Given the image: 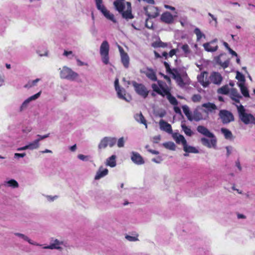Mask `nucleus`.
<instances>
[{
    "label": "nucleus",
    "instance_id": "obj_4",
    "mask_svg": "<svg viewBox=\"0 0 255 255\" xmlns=\"http://www.w3.org/2000/svg\"><path fill=\"white\" fill-rule=\"evenodd\" d=\"M97 8L100 10L104 16L108 19L111 20L114 23H117L114 15L111 13L103 4V0H95Z\"/></svg>",
    "mask_w": 255,
    "mask_h": 255
},
{
    "label": "nucleus",
    "instance_id": "obj_57",
    "mask_svg": "<svg viewBox=\"0 0 255 255\" xmlns=\"http://www.w3.org/2000/svg\"><path fill=\"white\" fill-rule=\"evenodd\" d=\"M126 238L127 240H128V241H130V242H135L138 240V239L137 237H134V236H129V235H127L126 236Z\"/></svg>",
    "mask_w": 255,
    "mask_h": 255
},
{
    "label": "nucleus",
    "instance_id": "obj_39",
    "mask_svg": "<svg viewBox=\"0 0 255 255\" xmlns=\"http://www.w3.org/2000/svg\"><path fill=\"white\" fill-rule=\"evenodd\" d=\"M108 146L106 137L103 138L98 144L99 150L106 148Z\"/></svg>",
    "mask_w": 255,
    "mask_h": 255
},
{
    "label": "nucleus",
    "instance_id": "obj_49",
    "mask_svg": "<svg viewBox=\"0 0 255 255\" xmlns=\"http://www.w3.org/2000/svg\"><path fill=\"white\" fill-rule=\"evenodd\" d=\"M125 140L124 137H120L117 141V145L118 147L122 148L125 146Z\"/></svg>",
    "mask_w": 255,
    "mask_h": 255
},
{
    "label": "nucleus",
    "instance_id": "obj_17",
    "mask_svg": "<svg viewBox=\"0 0 255 255\" xmlns=\"http://www.w3.org/2000/svg\"><path fill=\"white\" fill-rule=\"evenodd\" d=\"M159 125L161 130L170 134L173 133L171 126L168 123L163 120H161L159 122Z\"/></svg>",
    "mask_w": 255,
    "mask_h": 255
},
{
    "label": "nucleus",
    "instance_id": "obj_60",
    "mask_svg": "<svg viewBox=\"0 0 255 255\" xmlns=\"http://www.w3.org/2000/svg\"><path fill=\"white\" fill-rule=\"evenodd\" d=\"M161 136L160 135L155 136L152 137V142L154 143H157L160 140Z\"/></svg>",
    "mask_w": 255,
    "mask_h": 255
},
{
    "label": "nucleus",
    "instance_id": "obj_58",
    "mask_svg": "<svg viewBox=\"0 0 255 255\" xmlns=\"http://www.w3.org/2000/svg\"><path fill=\"white\" fill-rule=\"evenodd\" d=\"M63 55L67 57H69L70 58H72L73 57H74L73 52L71 51L65 50L63 53Z\"/></svg>",
    "mask_w": 255,
    "mask_h": 255
},
{
    "label": "nucleus",
    "instance_id": "obj_54",
    "mask_svg": "<svg viewBox=\"0 0 255 255\" xmlns=\"http://www.w3.org/2000/svg\"><path fill=\"white\" fill-rule=\"evenodd\" d=\"M78 158L82 160V161H88L90 158V156L88 155H85L83 154H79L78 155Z\"/></svg>",
    "mask_w": 255,
    "mask_h": 255
},
{
    "label": "nucleus",
    "instance_id": "obj_26",
    "mask_svg": "<svg viewBox=\"0 0 255 255\" xmlns=\"http://www.w3.org/2000/svg\"><path fill=\"white\" fill-rule=\"evenodd\" d=\"M151 80L153 81H157V77L155 72L150 68H147V69L142 72Z\"/></svg>",
    "mask_w": 255,
    "mask_h": 255
},
{
    "label": "nucleus",
    "instance_id": "obj_29",
    "mask_svg": "<svg viewBox=\"0 0 255 255\" xmlns=\"http://www.w3.org/2000/svg\"><path fill=\"white\" fill-rule=\"evenodd\" d=\"M221 133L224 135V137L228 140H232L234 138L232 132L228 129L226 128H222L221 129Z\"/></svg>",
    "mask_w": 255,
    "mask_h": 255
},
{
    "label": "nucleus",
    "instance_id": "obj_55",
    "mask_svg": "<svg viewBox=\"0 0 255 255\" xmlns=\"http://www.w3.org/2000/svg\"><path fill=\"white\" fill-rule=\"evenodd\" d=\"M45 197L47 201L49 202H53L58 198V196L57 195L53 196L50 195H46Z\"/></svg>",
    "mask_w": 255,
    "mask_h": 255
},
{
    "label": "nucleus",
    "instance_id": "obj_63",
    "mask_svg": "<svg viewBox=\"0 0 255 255\" xmlns=\"http://www.w3.org/2000/svg\"><path fill=\"white\" fill-rule=\"evenodd\" d=\"M26 155L25 153H15L14 154V157L15 158H19V157H24Z\"/></svg>",
    "mask_w": 255,
    "mask_h": 255
},
{
    "label": "nucleus",
    "instance_id": "obj_59",
    "mask_svg": "<svg viewBox=\"0 0 255 255\" xmlns=\"http://www.w3.org/2000/svg\"><path fill=\"white\" fill-rule=\"evenodd\" d=\"M49 133L45 134V135H40V134H37L36 135V136L38 137V138H37V140H38V141L40 142V141H41V140H43V139L49 137Z\"/></svg>",
    "mask_w": 255,
    "mask_h": 255
},
{
    "label": "nucleus",
    "instance_id": "obj_14",
    "mask_svg": "<svg viewBox=\"0 0 255 255\" xmlns=\"http://www.w3.org/2000/svg\"><path fill=\"white\" fill-rule=\"evenodd\" d=\"M118 48L120 53L122 62L124 67L127 68L129 66V56L128 54L125 52L124 50L121 46L119 45Z\"/></svg>",
    "mask_w": 255,
    "mask_h": 255
},
{
    "label": "nucleus",
    "instance_id": "obj_44",
    "mask_svg": "<svg viewBox=\"0 0 255 255\" xmlns=\"http://www.w3.org/2000/svg\"><path fill=\"white\" fill-rule=\"evenodd\" d=\"M152 46L154 48L157 47H166L167 46L168 44L167 43H164L162 42L160 40L156 41L153 42L152 44Z\"/></svg>",
    "mask_w": 255,
    "mask_h": 255
},
{
    "label": "nucleus",
    "instance_id": "obj_34",
    "mask_svg": "<svg viewBox=\"0 0 255 255\" xmlns=\"http://www.w3.org/2000/svg\"><path fill=\"white\" fill-rule=\"evenodd\" d=\"M238 86L240 87L241 91L243 96L245 97H249L250 95L249 93V91L247 88L246 86H245L244 83H240L238 84Z\"/></svg>",
    "mask_w": 255,
    "mask_h": 255
},
{
    "label": "nucleus",
    "instance_id": "obj_27",
    "mask_svg": "<svg viewBox=\"0 0 255 255\" xmlns=\"http://www.w3.org/2000/svg\"><path fill=\"white\" fill-rule=\"evenodd\" d=\"M116 91L117 92L118 97L122 100H124L127 102H129V99H127L126 97V91L124 88H120V87H116Z\"/></svg>",
    "mask_w": 255,
    "mask_h": 255
},
{
    "label": "nucleus",
    "instance_id": "obj_62",
    "mask_svg": "<svg viewBox=\"0 0 255 255\" xmlns=\"http://www.w3.org/2000/svg\"><path fill=\"white\" fill-rule=\"evenodd\" d=\"M235 165L238 168V169H239V170L240 171H241L242 170V167L240 164V161L239 159H237V160H236Z\"/></svg>",
    "mask_w": 255,
    "mask_h": 255
},
{
    "label": "nucleus",
    "instance_id": "obj_35",
    "mask_svg": "<svg viewBox=\"0 0 255 255\" xmlns=\"http://www.w3.org/2000/svg\"><path fill=\"white\" fill-rule=\"evenodd\" d=\"M223 55V54H220L219 56H218L216 58V62L218 64L221 65L223 68H226L229 66V60H227L224 62H222L220 58Z\"/></svg>",
    "mask_w": 255,
    "mask_h": 255
},
{
    "label": "nucleus",
    "instance_id": "obj_61",
    "mask_svg": "<svg viewBox=\"0 0 255 255\" xmlns=\"http://www.w3.org/2000/svg\"><path fill=\"white\" fill-rule=\"evenodd\" d=\"M151 87H152L153 90L154 91L157 92V93L159 92V91L160 90V88H159V87L158 86V85H157L156 84H152Z\"/></svg>",
    "mask_w": 255,
    "mask_h": 255
},
{
    "label": "nucleus",
    "instance_id": "obj_20",
    "mask_svg": "<svg viewBox=\"0 0 255 255\" xmlns=\"http://www.w3.org/2000/svg\"><path fill=\"white\" fill-rule=\"evenodd\" d=\"M197 130L200 133L207 137H214V134L203 126H199L197 128Z\"/></svg>",
    "mask_w": 255,
    "mask_h": 255
},
{
    "label": "nucleus",
    "instance_id": "obj_32",
    "mask_svg": "<svg viewBox=\"0 0 255 255\" xmlns=\"http://www.w3.org/2000/svg\"><path fill=\"white\" fill-rule=\"evenodd\" d=\"M183 146L184 151L187 153H199V151L196 148L192 146L188 145L187 143Z\"/></svg>",
    "mask_w": 255,
    "mask_h": 255
},
{
    "label": "nucleus",
    "instance_id": "obj_30",
    "mask_svg": "<svg viewBox=\"0 0 255 255\" xmlns=\"http://www.w3.org/2000/svg\"><path fill=\"white\" fill-rule=\"evenodd\" d=\"M205 50L207 52H214L216 51L218 49V46L216 45L214 46H212L211 43L207 42L203 45Z\"/></svg>",
    "mask_w": 255,
    "mask_h": 255
},
{
    "label": "nucleus",
    "instance_id": "obj_56",
    "mask_svg": "<svg viewBox=\"0 0 255 255\" xmlns=\"http://www.w3.org/2000/svg\"><path fill=\"white\" fill-rule=\"evenodd\" d=\"M32 128L31 127H23L22 129V131L24 133L27 134L29 133L31 130Z\"/></svg>",
    "mask_w": 255,
    "mask_h": 255
},
{
    "label": "nucleus",
    "instance_id": "obj_45",
    "mask_svg": "<svg viewBox=\"0 0 255 255\" xmlns=\"http://www.w3.org/2000/svg\"><path fill=\"white\" fill-rule=\"evenodd\" d=\"M194 33L196 35L197 40H200L202 37H205V35L202 33L199 28H196L194 31Z\"/></svg>",
    "mask_w": 255,
    "mask_h": 255
},
{
    "label": "nucleus",
    "instance_id": "obj_21",
    "mask_svg": "<svg viewBox=\"0 0 255 255\" xmlns=\"http://www.w3.org/2000/svg\"><path fill=\"white\" fill-rule=\"evenodd\" d=\"M172 135L173 138L177 144H182L183 146L187 143L186 140L183 135L178 133H173Z\"/></svg>",
    "mask_w": 255,
    "mask_h": 255
},
{
    "label": "nucleus",
    "instance_id": "obj_12",
    "mask_svg": "<svg viewBox=\"0 0 255 255\" xmlns=\"http://www.w3.org/2000/svg\"><path fill=\"white\" fill-rule=\"evenodd\" d=\"M211 138V139L209 140L205 137H202L201 138V142L202 144L208 147V148H215L217 144V139L215 135H214V137H209Z\"/></svg>",
    "mask_w": 255,
    "mask_h": 255
},
{
    "label": "nucleus",
    "instance_id": "obj_48",
    "mask_svg": "<svg viewBox=\"0 0 255 255\" xmlns=\"http://www.w3.org/2000/svg\"><path fill=\"white\" fill-rule=\"evenodd\" d=\"M225 149H226V156L227 157H229L232 154L234 151V147L231 145H229L226 146Z\"/></svg>",
    "mask_w": 255,
    "mask_h": 255
},
{
    "label": "nucleus",
    "instance_id": "obj_3",
    "mask_svg": "<svg viewBox=\"0 0 255 255\" xmlns=\"http://www.w3.org/2000/svg\"><path fill=\"white\" fill-rule=\"evenodd\" d=\"M237 107L240 120L245 125L252 124L255 119L254 116L251 114L246 113V110L243 105H237Z\"/></svg>",
    "mask_w": 255,
    "mask_h": 255
},
{
    "label": "nucleus",
    "instance_id": "obj_53",
    "mask_svg": "<svg viewBox=\"0 0 255 255\" xmlns=\"http://www.w3.org/2000/svg\"><path fill=\"white\" fill-rule=\"evenodd\" d=\"M164 66H165V68H166V71H167L168 73H169L171 74V75H172V72H174V71H176V70H175V69L171 70V69H170V65H169V64L168 63H167L166 62H164Z\"/></svg>",
    "mask_w": 255,
    "mask_h": 255
},
{
    "label": "nucleus",
    "instance_id": "obj_28",
    "mask_svg": "<svg viewBox=\"0 0 255 255\" xmlns=\"http://www.w3.org/2000/svg\"><path fill=\"white\" fill-rule=\"evenodd\" d=\"M105 164L107 166H110L111 167H115L117 165L116 156L115 155H113L108 158L106 159Z\"/></svg>",
    "mask_w": 255,
    "mask_h": 255
},
{
    "label": "nucleus",
    "instance_id": "obj_31",
    "mask_svg": "<svg viewBox=\"0 0 255 255\" xmlns=\"http://www.w3.org/2000/svg\"><path fill=\"white\" fill-rule=\"evenodd\" d=\"M134 119L135 121L138 123L143 124L145 126L146 128H147L146 121L141 113L139 114H136L134 115Z\"/></svg>",
    "mask_w": 255,
    "mask_h": 255
},
{
    "label": "nucleus",
    "instance_id": "obj_43",
    "mask_svg": "<svg viewBox=\"0 0 255 255\" xmlns=\"http://www.w3.org/2000/svg\"><path fill=\"white\" fill-rule=\"evenodd\" d=\"M40 79L39 78H37L34 80L29 81L28 83L24 86V87L26 88H30L32 87H34L36 85L37 83L40 81Z\"/></svg>",
    "mask_w": 255,
    "mask_h": 255
},
{
    "label": "nucleus",
    "instance_id": "obj_51",
    "mask_svg": "<svg viewBox=\"0 0 255 255\" xmlns=\"http://www.w3.org/2000/svg\"><path fill=\"white\" fill-rule=\"evenodd\" d=\"M158 94L162 95V96H166V97H167L168 94H170V92L165 89L162 88L160 90Z\"/></svg>",
    "mask_w": 255,
    "mask_h": 255
},
{
    "label": "nucleus",
    "instance_id": "obj_52",
    "mask_svg": "<svg viewBox=\"0 0 255 255\" xmlns=\"http://www.w3.org/2000/svg\"><path fill=\"white\" fill-rule=\"evenodd\" d=\"M202 97L201 95L199 94L194 95L192 97V100L193 102L196 103L199 102L201 101Z\"/></svg>",
    "mask_w": 255,
    "mask_h": 255
},
{
    "label": "nucleus",
    "instance_id": "obj_11",
    "mask_svg": "<svg viewBox=\"0 0 255 255\" xmlns=\"http://www.w3.org/2000/svg\"><path fill=\"white\" fill-rule=\"evenodd\" d=\"M144 10L148 18H155L159 15L158 9L155 6H146L144 7Z\"/></svg>",
    "mask_w": 255,
    "mask_h": 255
},
{
    "label": "nucleus",
    "instance_id": "obj_36",
    "mask_svg": "<svg viewBox=\"0 0 255 255\" xmlns=\"http://www.w3.org/2000/svg\"><path fill=\"white\" fill-rule=\"evenodd\" d=\"M192 121L194 120L197 122L204 119L202 113H201L200 112H199L198 111H195L194 112L193 116H192Z\"/></svg>",
    "mask_w": 255,
    "mask_h": 255
},
{
    "label": "nucleus",
    "instance_id": "obj_15",
    "mask_svg": "<svg viewBox=\"0 0 255 255\" xmlns=\"http://www.w3.org/2000/svg\"><path fill=\"white\" fill-rule=\"evenodd\" d=\"M210 81L216 85H220L223 80L221 75L218 73L212 72L209 77Z\"/></svg>",
    "mask_w": 255,
    "mask_h": 255
},
{
    "label": "nucleus",
    "instance_id": "obj_47",
    "mask_svg": "<svg viewBox=\"0 0 255 255\" xmlns=\"http://www.w3.org/2000/svg\"><path fill=\"white\" fill-rule=\"evenodd\" d=\"M218 92L222 94H227L229 92V88L227 85L224 86L219 88Z\"/></svg>",
    "mask_w": 255,
    "mask_h": 255
},
{
    "label": "nucleus",
    "instance_id": "obj_37",
    "mask_svg": "<svg viewBox=\"0 0 255 255\" xmlns=\"http://www.w3.org/2000/svg\"><path fill=\"white\" fill-rule=\"evenodd\" d=\"M177 46L183 51L186 56L190 53L191 51L188 44H184L182 45L180 43H178Z\"/></svg>",
    "mask_w": 255,
    "mask_h": 255
},
{
    "label": "nucleus",
    "instance_id": "obj_8",
    "mask_svg": "<svg viewBox=\"0 0 255 255\" xmlns=\"http://www.w3.org/2000/svg\"><path fill=\"white\" fill-rule=\"evenodd\" d=\"M219 116L224 124H227L234 121V117L232 113L226 110H220Z\"/></svg>",
    "mask_w": 255,
    "mask_h": 255
},
{
    "label": "nucleus",
    "instance_id": "obj_38",
    "mask_svg": "<svg viewBox=\"0 0 255 255\" xmlns=\"http://www.w3.org/2000/svg\"><path fill=\"white\" fill-rule=\"evenodd\" d=\"M182 110L184 114L187 117L188 120L192 121V117L191 113L190 112L189 107L186 105L182 106Z\"/></svg>",
    "mask_w": 255,
    "mask_h": 255
},
{
    "label": "nucleus",
    "instance_id": "obj_18",
    "mask_svg": "<svg viewBox=\"0 0 255 255\" xmlns=\"http://www.w3.org/2000/svg\"><path fill=\"white\" fill-rule=\"evenodd\" d=\"M131 159L133 162L137 165H141L144 163L142 156L136 152H131Z\"/></svg>",
    "mask_w": 255,
    "mask_h": 255
},
{
    "label": "nucleus",
    "instance_id": "obj_5",
    "mask_svg": "<svg viewBox=\"0 0 255 255\" xmlns=\"http://www.w3.org/2000/svg\"><path fill=\"white\" fill-rule=\"evenodd\" d=\"M172 76L177 85L181 88H183L190 83L189 79L186 74L181 75L177 71H175L172 73Z\"/></svg>",
    "mask_w": 255,
    "mask_h": 255
},
{
    "label": "nucleus",
    "instance_id": "obj_33",
    "mask_svg": "<svg viewBox=\"0 0 255 255\" xmlns=\"http://www.w3.org/2000/svg\"><path fill=\"white\" fill-rule=\"evenodd\" d=\"M29 150H34L38 149L40 146V143L38 140L37 139H35L32 142H30L27 144Z\"/></svg>",
    "mask_w": 255,
    "mask_h": 255
},
{
    "label": "nucleus",
    "instance_id": "obj_6",
    "mask_svg": "<svg viewBox=\"0 0 255 255\" xmlns=\"http://www.w3.org/2000/svg\"><path fill=\"white\" fill-rule=\"evenodd\" d=\"M110 46L107 41L105 40L102 43L100 47V54L102 61L106 65L109 63Z\"/></svg>",
    "mask_w": 255,
    "mask_h": 255
},
{
    "label": "nucleus",
    "instance_id": "obj_2",
    "mask_svg": "<svg viewBox=\"0 0 255 255\" xmlns=\"http://www.w3.org/2000/svg\"><path fill=\"white\" fill-rule=\"evenodd\" d=\"M59 70L60 77L61 79L73 81L79 78V74L77 73L67 66H63L62 68H60Z\"/></svg>",
    "mask_w": 255,
    "mask_h": 255
},
{
    "label": "nucleus",
    "instance_id": "obj_50",
    "mask_svg": "<svg viewBox=\"0 0 255 255\" xmlns=\"http://www.w3.org/2000/svg\"><path fill=\"white\" fill-rule=\"evenodd\" d=\"M236 79L241 82V83H244L245 81L244 76L239 72H237Z\"/></svg>",
    "mask_w": 255,
    "mask_h": 255
},
{
    "label": "nucleus",
    "instance_id": "obj_42",
    "mask_svg": "<svg viewBox=\"0 0 255 255\" xmlns=\"http://www.w3.org/2000/svg\"><path fill=\"white\" fill-rule=\"evenodd\" d=\"M106 137L107 140L108 145L110 147H112L113 146H114L117 142V138L116 137L111 136Z\"/></svg>",
    "mask_w": 255,
    "mask_h": 255
},
{
    "label": "nucleus",
    "instance_id": "obj_19",
    "mask_svg": "<svg viewBox=\"0 0 255 255\" xmlns=\"http://www.w3.org/2000/svg\"><path fill=\"white\" fill-rule=\"evenodd\" d=\"M161 20L166 23H172L174 21V16L168 11L162 14L160 17Z\"/></svg>",
    "mask_w": 255,
    "mask_h": 255
},
{
    "label": "nucleus",
    "instance_id": "obj_40",
    "mask_svg": "<svg viewBox=\"0 0 255 255\" xmlns=\"http://www.w3.org/2000/svg\"><path fill=\"white\" fill-rule=\"evenodd\" d=\"M164 147L171 150H175L176 149V145L174 142L172 141H168L163 143Z\"/></svg>",
    "mask_w": 255,
    "mask_h": 255
},
{
    "label": "nucleus",
    "instance_id": "obj_64",
    "mask_svg": "<svg viewBox=\"0 0 255 255\" xmlns=\"http://www.w3.org/2000/svg\"><path fill=\"white\" fill-rule=\"evenodd\" d=\"M4 85V76L0 73V87Z\"/></svg>",
    "mask_w": 255,
    "mask_h": 255
},
{
    "label": "nucleus",
    "instance_id": "obj_13",
    "mask_svg": "<svg viewBox=\"0 0 255 255\" xmlns=\"http://www.w3.org/2000/svg\"><path fill=\"white\" fill-rule=\"evenodd\" d=\"M202 108H204V112L207 114H214L216 113L218 108L215 104L212 103L208 102L203 104L201 105Z\"/></svg>",
    "mask_w": 255,
    "mask_h": 255
},
{
    "label": "nucleus",
    "instance_id": "obj_10",
    "mask_svg": "<svg viewBox=\"0 0 255 255\" xmlns=\"http://www.w3.org/2000/svg\"><path fill=\"white\" fill-rule=\"evenodd\" d=\"M208 76V73L205 71L201 72V74L197 76L198 81L204 88L208 87L211 83Z\"/></svg>",
    "mask_w": 255,
    "mask_h": 255
},
{
    "label": "nucleus",
    "instance_id": "obj_41",
    "mask_svg": "<svg viewBox=\"0 0 255 255\" xmlns=\"http://www.w3.org/2000/svg\"><path fill=\"white\" fill-rule=\"evenodd\" d=\"M181 128L184 133L187 135L191 136L192 135L193 132L192 131L191 128L189 127L186 126L185 124L182 123Z\"/></svg>",
    "mask_w": 255,
    "mask_h": 255
},
{
    "label": "nucleus",
    "instance_id": "obj_1",
    "mask_svg": "<svg viewBox=\"0 0 255 255\" xmlns=\"http://www.w3.org/2000/svg\"><path fill=\"white\" fill-rule=\"evenodd\" d=\"M126 4L127 8L126 10H124L126 8V5L124 2L120 1H115L114 2L116 9L122 14L123 18L127 20L132 19L134 16L131 13V3L129 2H127Z\"/></svg>",
    "mask_w": 255,
    "mask_h": 255
},
{
    "label": "nucleus",
    "instance_id": "obj_9",
    "mask_svg": "<svg viewBox=\"0 0 255 255\" xmlns=\"http://www.w3.org/2000/svg\"><path fill=\"white\" fill-rule=\"evenodd\" d=\"M41 93V92L40 91L25 100L19 107V111L22 112L26 110L28 107L30 103L32 101L37 100L40 96Z\"/></svg>",
    "mask_w": 255,
    "mask_h": 255
},
{
    "label": "nucleus",
    "instance_id": "obj_24",
    "mask_svg": "<svg viewBox=\"0 0 255 255\" xmlns=\"http://www.w3.org/2000/svg\"><path fill=\"white\" fill-rule=\"evenodd\" d=\"M230 95L231 99L237 103H240V100L242 98L237 90L234 88L231 90Z\"/></svg>",
    "mask_w": 255,
    "mask_h": 255
},
{
    "label": "nucleus",
    "instance_id": "obj_7",
    "mask_svg": "<svg viewBox=\"0 0 255 255\" xmlns=\"http://www.w3.org/2000/svg\"><path fill=\"white\" fill-rule=\"evenodd\" d=\"M134 87L135 92L142 97L145 98L148 95V91L142 84L137 83L135 81L131 82Z\"/></svg>",
    "mask_w": 255,
    "mask_h": 255
},
{
    "label": "nucleus",
    "instance_id": "obj_16",
    "mask_svg": "<svg viewBox=\"0 0 255 255\" xmlns=\"http://www.w3.org/2000/svg\"><path fill=\"white\" fill-rule=\"evenodd\" d=\"M63 244V242L60 241L58 239H54L53 242H51L49 246H44L43 247L44 249H50L54 250L56 249L58 250L61 251L62 248L61 247V245Z\"/></svg>",
    "mask_w": 255,
    "mask_h": 255
},
{
    "label": "nucleus",
    "instance_id": "obj_25",
    "mask_svg": "<svg viewBox=\"0 0 255 255\" xmlns=\"http://www.w3.org/2000/svg\"><path fill=\"white\" fill-rule=\"evenodd\" d=\"M3 185L5 187H10L12 188H17L19 187L18 183L13 179L4 181Z\"/></svg>",
    "mask_w": 255,
    "mask_h": 255
},
{
    "label": "nucleus",
    "instance_id": "obj_46",
    "mask_svg": "<svg viewBox=\"0 0 255 255\" xmlns=\"http://www.w3.org/2000/svg\"><path fill=\"white\" fill-rule=\"evenodd\" d=\"M171 104L174 106H176L178 104V102L176 98L171 95V94H168L166 97Z\"/></svg>",
    "mask_w": 255,
    "mask_h": 255
},
{
    "label": "nucleus",
    "instance_id": "obj_23",
    "mask_svg": "<svg viewBox=\"0 0 255 255\" xmlns=\"http://www.w3.org/2000/svg\"><path fill=\"white\" fill-rule=\"evenodd\" d=\"M108 172L109 170L108 169L103 168L102 167H100L96 173V174L95 176V179L99 180L104 177L108 174Z\"/></svg>",
    "mask_w": 255,
    "mask_h": 255
},
{
    "label": "nucleus",
    "instance_id": "obj_22",
    "mask_svg": "<svg viewBox=\"0 0 255 255\" xmlns=\"http://www.w3.org/2000/svg\"><path fill=\"white\" fill-rule=\"evenodd\" d=\"M14 235L15 236H17L20 239H22L24 241H25L27 242L28 243H29L31 245L37 246H42V245H40L38 243H37L36 242H34L32 241L31 239H30L27 236L25 235L24 234L19 233H14Z\"/></svg>",
    "mask_w": 255,
    "mask_h": 255
}]
</instances>
